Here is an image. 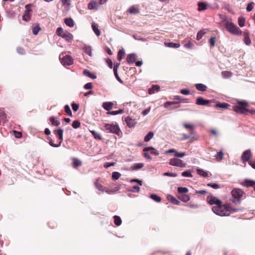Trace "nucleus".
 <instances>
[{
	"label": "nucleus",
	"mask_w": 255,
	"mask_h": 255,
	"mask_svg": "<svg viewBox=\"0 0 255 255\" xmlns=\"http://www.w3.org/2000/svg\"><path fill=\"white\" fill-rule=\"evenodd\" d=\"M248 105L249 104L247 101L245 100L239 101L237 102V105L234 107V110L237 113L241 114L248 115L250 113L253 115L255 114V110H250L246 108Z\"/></svg>",
	"instance_id": "f257e3e1"
},
{
	"label": "nucleus",
	"mask_w": 255,
	"mask_h": 255,
	"mask_svg": "<svg viewBox=\"0 0 255 255\" xmlns=\"http://www.w3.org/2000/svg\"><path fill=\"white\" fill-rule=\"evenodd\" d=\"M231 209L232 207L228 204L222 205L221 204L218 206H214L212 207L213 212L220 216H229Z\"/></svg>",
	"instance_id": "f03ea898"
},
{
	"label": "nucleus",
	"mask_w": 255,
	"mask_h": 255,
	"mask_svg": "<svg viewBox=\"0 0 255 255\" xmlns=\"http://www.w3.org/2000/svg\"><path fill=\"white\" fill-rule=\"evenodd\" d=\"M232 198L231 201L235 204H239L241 202V198L245 194V192L240 188H234L231 192Z\"/></svg>",
	"instance_id": "7ed1b4c3"
},
{
	"label": "nucleus",
	"mask_w": 255,
	"mask_h": 255,
	"mask_svg": "<svg viewBox=\"0 0 255 255\" xmlns=\"http://www.w3.org/2000/svg\"><path fill=\"white\" fill-rule=\"evenodd\" d=\"M225 26L227 30L233 34L241 35L242 33V30L232 22L227 21Z\"/></svg>",
	"instance_id": "20e7f679"
},
{
	"label": "nucleus",
	"mask_w": 255,
	"mask_h": 255,
	"mask_svg": "<svg viewBox=\"0 0 255 255\" xmlns=\"http://www.w3.org/2000/svg\"><path fill=\"white\" fill-rule=\"evenodd\" d=\"M104 130L107 132L113 133L120 136L122 131L117 125L105 124L104 126Z\"/></svg>",
	"instance_id": "39448f33"
},
{
	"label": "nucleus",
	"mask_w": 255,
	"mask_h": 255,
	"mask_svg": "<svg viewBox=\"0 0 255 255\" xmlns=\"http://www.w3.org/2000/svg\"><path fill=\"white\" fill-rule=\"evenodd\" d=\"M59 58L61 60V62L62 64L65 66H69L71 65L73 62V58H72L71 56L69 55H60Z\"/></svg>",
	"instance_id": "423d86ee"
},
{
	"label": "nucleus",
	"mask_w": 255,
	"mask_h": 255,
	"mask_svg": "<svg viewBox=\"0 0 255 255\" xmlns=\"http://www.w3.org/2000/svg\"><path fill=\"white\" fill-rule=\"evenodd\" d=\"M169 164L172 166H175L180 167H185L186 165V164L184 163L182 160L176 158L170 159Z\"/></svg>",
	"instance_id": "0eeeda50"
},
{
	"label": "nucleus",
	"mask_w": 255,
	"mask_h": 255,
	"mask_svg": "<svg viewBox=\"0 0 255 255\" xmlns=\"http://www.w3.org/2000/svg\"><path fill=\"white\" fill-rule=\"evenodd\" d=\"M207 201L209 204L215 205V206H218L222 203L220 200L217 199L213 195L208 196L207 198Z\"/></svg>",
	"instance_id": "6e6552de"
},
{
	"label": "nucleus",
	"mask_w": 255,
	"mask_h": 255,
	"mask_svg": "<svg viewBox=\"0 0 255 255\" xmlns=\"http://www.w3.org/2000/svg\"><path fill=\"white\" fill-rule=\"evenodd\" d=\"M252 155L251 151L249 149L245 150L241 156L242 160L243 162H246L249 161Z\"/></svg>",
	"instance_id": "1a4fd4ad"
},
{
	"label": "nucleus",
	"mask_w": 255,
	"mask_h": 255,
	"mask_svg": "<svg viewBox=\"0 0 255 255\" xmlns=\"http://www.w3.org/2000/svg\"><path fill=\"white\" fill-rule=\"evenodd\" d=\"M63 129L60 128H59L53 130L54 133L58 138V139L59 140V142H60L61 143L63 141Z\"/></svg>",
	"instance_id": "9d476101"
},
{
	"label": "nucleus",
	"mask_w": 255,
	"mask_h": 255,
	"mask_svg": "<svg viewBox=\"0 0 255 255\" xmlns=\"http://www.w3.org/2000/svg\"><path fill=\"white\" fill-rule=\"evenodd\" d=\"M100 4L95 0L91 1L88 4V8L90 10H97L100 6Z\"/></svg>",
	"instance_id": "9b49d317"
},
{
	"label": "nucleus",
	"mask_w": 255,
	"mask_h": 255,
	"mask_svg": "<svg viewBox=\"0 0 255 255\" xmlns=\"http://www.w3.org/2000/svg\"><path fill=\"white\" fill-rule=\"evenodd\" d=\"M209 103V100L204 99L203 98L199 97L197 98L196 104L197 105L206 106Z\"/></svg>",
	"instance_id": "f8f14e48"
},
{
	"label": "nucleus",
	"mask_w": 255,
	"mask_h": 255,
	"mask_svg": "<svg viewBox=\"0 0 255 255\" xmlns=\"http://www.w3.org/2000/svg\"><path fill=\"white\" fill-rule=\"evenodd\" d=\"M62 37L65 39L67 42H70L73 40V36L71 33L66 31L64 32V33H63Z\"/></svg>",
	"instance_id": "ddd939ff"
},
{
	"label": "nucleus",
	"mask_w": 255,
	"mask_h": 255,
	"mask_svg": "<svg viewBox=\"0 0 255 255\" xmlns=\"http://www.w3.org/2000/svg\"><path fill=\"white\" fill-rule=\"evenodd\" d=\"M136 55L134 53H131L128 55L127 57V61L128 63H133L136 60Z\"/></svg>",
	"instance_id": "4468645a"
},
{
	"label": "nucleus",
	"mask_w": 255,
	"mask_h": 255,
	"mask_svg": "<svg viewBox=\"0 0 255 255\" xmlns=\"http://www.w3.org/2000/svg\"><path fill=\"white\" fill-rule=\"evenodd\" d=\"M125 121L128 126L130 128L133 127L136 123L135 120L132 119L129 117H128L127 118H126Z\"/></svg>",
	"instance_id": "2eb2a0df"
},
{
	"label": "nucleus",
	"mask_w": 255,
	"mask_h": 255,
	"mask_svg": "<svg viewBox=\"0 0 255 255\" xmlns=\"http://www.w3.org/2000/svg\"><path fill=\"white\" fill-rule=\"evenodd\" d=\"M198 11H203L205 10L208 8L209 6L206 4L205 2H199L198 3Z\"/></svg>",
	"instance_id": "dca6fc26"
},
{
	"label": "nucleus",
	"mask_w": 255,
	"mask_h": 255,
	"mask_svg": "<svg viewBox=\"0 0 255 255\" xmlns=\"http://www.w3.org/2000/svg\"><path fill=\"white\" fill-rule=\"evenodd\" d=\"M102 106L105 110L110 111L113 108V103L111 102H104L103 103Z\"/></svg>",
	"instance_id": "f3484780"
},
{
	"label": "nucleus",
	"mask_w": 255,
	"mask_h": 255,
	"mask_svg": "<svg viewBox=\"0 0 255 255\" xmlns=\"http://www.w3.org/2000/svg\"><path fill=\"white\" fill-rule=\"evenodd\" d=\"M160 90V86L158 85H153L152 87L148 89V93L152 94L155 92H158Z\"/></svg>",
	"instance_id": "a211bd4d"
},
{
	"label": "nucleus",
	"mask_w": 255,
	"mask_h": 255,
	"mask_svg": "<svg viewBox=\"0 0 255 255\" xmlns=\"http://www.w3.org/2000/svg\"><path fill=\"white\" fill-rule=\"evenodd\" d=\"M167 200L175 205H179L180 203V201L176 199L174 196L171 195H167Z\"/></svg>",
	"instance_id": "6ab92c4d"
},
{
	"label": "nucleus",
	"mask_w": 255,
	"mask_h": 255,
	"mask_svg": "<svg viewBox=\"0 0 255 255\" xmlns=\"http://www.w3.org/2000/svg\"><path fill=\"white\" fill-rule=\"evenodd\" d=\"M92 28L96 35L98 36H100L101 34V31L98 28V25L95 23L93 22L92 23Z\"/></svg>",
	"instance_id": "aec40b11"
},
{
	"label": "nucleus",
	"mask_w": 255,
	"mask_h": 255,
	"mask_svg": "<svg viewBox=\"0 0 255 255\" xmlns=\"http://www.w3.org/2000/svg\"><path fill=\"white\" fill-rule=\"evenodd\" d=\"M243 185L246 187H254L255 186V181L246 179L244 182Z\"/></svg>",
	"instance_id": "412c9836"
},
{
	"label": "nucleus",
	"mask_w": 255,
	"mask_h": 255,
	"mask_svg": "<svg viewBox=\"0 0 255 255\" xmlns=\"http://www.w3.org/2000/svg\"><path fill=\"white\" fill-rule=\"evenodd\" d=\"M83 74L84 75L93 79H95L97 78V76L95 74L92 73L87 69H85L83 71Z\"/></svg>",
	"instance_id": "4be33fe9"
},
{
	"label": "nucleus",
	"mask_w": 255,
	"mask_h": 255,
	"mask_svg": "<svg viewBox=\"0 0 255 255\" xmlns=\"http://www.w3.org/2000/svg\"><path fill=\"white\" fill-rule=\"evenodd\" d=\"M40 29V27L38 24L35 23L32 26V33L34 35H37Z\"/></svg>",
	"instance_id": "5701e85b"
},
{
	"label": "nucleus",
	"mask_w": 255,
	"mask_h": 255,
	"mask_svg": "<svg viewBox=\"0 0 255 255\" xmlns=\"http://www.w3.org/2000/svg\"><path fill=\"white\" fill-rule=\"evenodd\" d=\"M151 150V153L155 155H158L159 154L158 152L153 147H147L145 148H144L143 151L145 152Z\"/></svg>",
	"instance_id": "b1692460"
},
{
	"label": "nucleus",
	"mask_w": 255,
	"mask_h": 255,
	"mask_svg": "<svg viewBox=\"0 0 255 255\" xmlns=\"http://www.w3.org/2000/svg\"><path fill=\"white\" fill-rule=\"evenodd\" d=\"M195 87L198 90L202 91V92L206 91L207 88V86L205 85H204L203 84H200V83L196 84L195 85Z\"/></svg>",
	"instance_id": "393cba45"
},
{
	"label": "nucleus",
	"mask_w": 255,
	"mask_h": 255,
	"mask_svg": "<svg viewBox=\"0 0 255 255\" xmlns=\"http://www.w3.org/2000/svg\"><path fill=\"white\" fill-rule=\"evenodd\" d=\"M65 24L70 27H72L74 25L73 20L71 18H66L64 20Z\"/></svg>",
	"instance_id": "a878e982"
},
{
	"label": "nucleus",
	"mask_w": 255,
	"mask_h": 255,
	"mask_svg": "<svg viewBox=\"0 0 255 255\" xmlns=\"http://www.w3.org/2000/svg\"><path fill=\"white\" fill-rule=\"evenodd\" d=\"M197 172L198 174H199L200 175L204 177H207L209 176V172L206 171H204V170L202 169H198L197 170Z\"/></svg>",
	"instance_id": "bb28decb"
},
{
	"label": "nucleus",
	"mask_w": 255,
	"mask_h": 255,
	"mask_svg": "<svg viewBox=\"0 0 255 255\" xmlns=\"http://www.w3.org/2000/svg\"><path fill=\"white\" fill-rule=\"evenodd\" d=\"M83 50L85 53L87 54L88 55L91 56L92 55V48L90 46L84 45L83 47Z\"/></svg>",
	"instance_id": "cd10ccee"
},
{
	"label": "nucleus",
	"mask_w": 255,
	"mask_h": 255,
	"mask_svg": "<svg viewBox=\"0 0 255 255\" xmlns=\"http://www.w3.org/2000/svg\"><path fill=\"white\" fill-rule=\"evenodd\" d=\"M49 121L51 122L52 125L54 126H59L60 125V122L53 117H50Z\"/></svg>",
	"instance_id": "c85d7f7f"
},
{
	"label": "nucleus",
	"mask_w": 255,
	"mask_h": 255,
	"mask_svg": "<svg viewBox=\"0 0 255 255\" xmlns=\"http://www.w3.org/2000/svg\"><path fill=\"white\" fill-rule=\"evenodd\" d=\"M165 45L168 47L172 48H178L180 47V44L179 43H173V42H165Z\"/></svg>",
	"instance_id": "c756f323"
},
{
	"label": "nucleus",
	"mask_w": 255,
	"mask_h": 255,
	"mask_svg": "<svg viewBox=\"0 0 255 255\" xmlns=\"http://www.w3.org/2000/svg\"><path fill=\"white\" fill-rule=\"evenodd\" d=\"M215 106L217 108L226 109L229 107V105L226 103H218Z\"/></svg>",
	"instance_id": "7c9ffc66"
},
{
	"label": "nucleus",
	"mask_w": 255,
	"mask_h": 255,
	"mask_svg": "<svg viewBox=\"0 0 255 255\" xmlns=\"http://www.w3.org/2000/svg\"><path fill=\"white\" fill-rule=\"evenodd\" d=\"M144 164L143 163H139L134 164L132 167V170H137L144 166Z\"/></svg>",
	"instance_id": "2f4dec72"
},
{
	"label": "nucleus",
	"mask_w": 255,
	"mask_h": 255,
	"mask_svg": "<svg viewBox=\"0 0 255 255\" xmlns=\"http://www.w3.org/2000/svg\"><path fill=\"white\" fill-rule=\"evenodd\" d=\"M114 75L116 78V79L121 83H123V81L121 80V79L119 76L118 73V65H116L114 67Z\"/></svg>",
	"instance_id": "473e14b6"
},
{
	"label": "nucleus",
	"mask_w": 255,
	"mask_h": 255,
	"mask_svg": "<svg viewBox=\"0 0 255 255\" xmlns=\"http://www.w3.org/2000/svg\"><path fill=\"white\" fill-rule=\"evenodd\" d=\"M154 133L152 131L149 132L144 137V140L145 142L149 141L153 136Z\"/></svg>",
	"instance_id": "72a5a7b5"
},
{
	"label": "nucleus",
	"mask_w": 255,
	"mask_h": 255,
	"mask_svg": "<svg viewBox=\"0 0 255 255\" xmlns=\"http://www.w3.org/2000/svg\"><path fill=\"white\" fill-rule=\"evenodd\" d=\"M91 133L92 134L93 136L96 139H101L102 136L101 134L95 130H90Z\"/></svg>",
	"instance_id": "f704fd0d"
},
{
	"label": "nucleus",
	"mask_w": 255,
	"mask_h": 255,
	"mask_svg": "<svg viewBox=\"0 0 255 255\" xmlns=\"http://www.w3.org/2000/svg\"><path fill=\"white\" fill-rule=\"evenodd\" d=\"M206 33V31L205 29H203L198 31L197 34V40H200Z\"/></svg>",
	"instance_id": "c9c22d12"
},
{
	"label": "nucleus",
	"mask_w": 255,
	"mask_h": 255,
	"mask_svg": "<svg viewBox=\"0 0 255 255\" xmlns=\"http://www.w3.org/2000/svg\"><path fill=\"white\" fill-rule=\"evenodd\" d=\"M128 10V12L131 14H136L139 12L138 8L134 6L130 7Z\"/></svg>",
	"instance_id": "e433bc0d"
},
{
	"label": "nucleus",
	"mask_w": 255,
	"mask_h": 255,
	"mask_svg": "<svg viewBox=\"0 0 255 255\" xmlns=\"http://www.w3.org/2000/svg\"><path fill=\"white\" fill-rule=\"evenodd\" d=\"M125 54V50L123 49H121L119 51L118 54V59L119 61H121L122 60Z\"/></svg>",
	"instance_id": "4c0bfd02"
},
{
	"label": "nucleus",
	"mask_w": 255,
	"mask_h": 255,
	"mask_svg": "<svg viewBox=\"0 0 255 255\" xmlns=\"http://www.w3.org/2000/svg\"><path fill=\"white\" fill-rule=\"evenodd\" d=\"M114 223L117 226H119L121 225V224H122V220H121V218L119 216H115L114 217Z\"/></svg>",
	"instance_id": "58836bf2"
},
{
	"label": "nucleus",
	"mask_w": 255,
	"mask_h": 255,
	"mask_svg": "<svg viewBox=\"0 0 255 255\" xmlns=\"http://www.w3.org/2000/svg\"><path fill=\"white\" fill-rule=\"evenodd\" d=\"M150 198L157 202H160L161 200V198L156 194H153L150 195Z\"/></svg>",
	"instance_id": "ea45409f"
},
{
	"label": "nucleus",
	"mask_w": 255,
	"mask_h": 255,
	"mask_svg": "<svg viewBox=\"0 0 255 255\" xmlns=\"http://www.w3.org/2000/svg\"><path fill=\"white\" fill-rule=\"evenodd\" d=\"M245 21H246L245 18H244L243 17H240L238 18V24L241 27L244 26L245 24Z\"/></svg>",
	"instance_id": "a19ab883"
},
{
	"label": "nucleus",
	"mask_w": 255,
	"mask_h": 255,
	"mask_svg": "<svg viewBox=\"0 0 255 255\" xmlns=\"http://www.w3.org/2000/svg\"><path fill=\"white\" fill-rule=\"evenodd\" d=\"M64 109H65V112L67 114V115L68 116H69L70 117L72 116V113L71 110L70 109V107L68 105H66L65 106Z\"/></svg>",
	"instance_id": "79ce46f5"
},
{
	"label": "nucleus",
	"mask_w": 255,
	"mask_h": 255,
	"mask_svg": "<svg viewBox=\"0 0 255 255\" xmlns=\"http://www.w3.org/2000/svg\"><path fill=\"white\" fill-rule=\"evenodd\" d=\"M216 159L218 161L221 160L223 157V153L222 151L218 152L215 156Z\"/></svg>",
	"instance_id": "37998d69"
},
{
	"label": "nucleus",
	"mask_w": 255,
	"mask_h": 255,
	"mask_svg": "<svg viewBox=\"0 0 255 255\" xmlns=\"http://www.w3.org/2000/svg\"><path fill=\"white\" fill-rule=\"evenodd\" d=\"M245 40H244V41H245V43L247 45H249L251 44V41L250 38V37H249V34H248V33H246L245 34Z\"/></svg>",
	"instance_id": "c03bdc74"
},
{
	"label": "nucleus",
	"mask_w": 255,
	"mask_h": 255,
	"mask_svg": "<svg viewBox=\"0 0 255 255\" xmlns=\"http://www.w3.org/2000/svg\"><path fill=\"white\" fill-rule=\"evenodd\" d=\"M179 199H181V201L187 202L190 200V197L187 195H183L179 197Z\"/></svg>",
	"instance_id": "a18cd8bd"
},
{
	"label": "nucleus",
	"mask_w": 255,
	"mask_h": 255,
	"mask_svg": "<svg viewBox=\"0 0 255 255\" xmlns=\"http://www.w3.org/2000/svg\"><path fill=\"white\" fill-rule=\"evenodd\" d=\"M121 174L118 172H114L112 173V178L113 180H118L121 176Z\"/></svg>",
	"instance_id": "49530a36"
},
{
	"label": "nucleus",
	"mask_w": 255,
	"mask_h": 255,
	"mask_svg": "<svg viewBox=\"0 0 255 255\" xmlns=\"http://www.w3.org/2000/svg\"><path fill=\"white\" fill-rule=\"evenodd\" d=\"M178 192L180 193H186L188 192V189L186 187H179L178 188Z\"/></svg>",
	"instance_id": "de8ad7c7"
},
{
	"label": "nucleus",
	"mask_w": 255,
	"mask_h": 255,
	"mask_svg": "<svg viewBox=\"0 0 255 255\" xmlns=\"http://www.w3.org/2000/svg\"><path fill=\"white\" fill-rule=\"evenodd\" d=\"M64 32L65 31H63V29L62 27H58L56 30V33L57 35L62 37L63 36V33H64Z\"/></svg>",
	"instance_id": "09e8293b"
},
{
	"label": "nucleus",
	"mask_w": 255,
	"mask_h": 255,
	"mask_svg": "<svg viewBox=\"0 0 255 255\" xmlns=\"http://www.w3.org/2000/svg\"><path fill=\"white\" fill-rule=\"evenodd\" d=\"M124 113V111L123 110H119L118 111H114L109 112L108 113L109 114L111 115H117L118 114H122Z\"/></svg>",
	"instance_id": "8fccbe9b"
},
{
	"label": "nucleus",
	"mask_w": 255,
	"mask_h": 255,
	"mask_svg": "<svg viewBox=\"0 0 255 255\" xmlns=\"http://www.w3.org/2000/svg\"><path fill=\"white\" fill-rule=\"evenodd\" d=\"M182 176L184 177H192L193 176L191 173V171L189 170H187L185 171H184L182 173Z\"/></svg>",
	"instance_id": "3c124183"
},
{
	"label": "nucleus",
	"mask_w": 255,
	"mask_h": 255,
	"mask_svg": "<svg viewBox=\"0 0 255 255\" xmlns=\"http://www.w3.org/2000/svg\"><path fill=\"white\" fill-rule=\"evenodd\" d=\"M0 117H1L3 122L5 123L6 121L5 114L3 110H0Z\"/></svg>",
	"instance_id": "603ef678"
},
{
	"label": "nucleus",
	"mask_w": 255,
	"mask_h": 255,
	"mask_svg": "<svg viewBox=\"0 0 255 255\" xmlns=\"http://www.w3.org/2000/svg\"><path fill=\"white\" fill-rule=\"evenodd\" d=\"M30 19V15L29 13H26V12H24V14L22 16V19L23 20H25L26 21H28Z\"/></svg>",
	"instance_id": "864d4df0"
},
{
	"label": "nucleus",
	"mask_w": 255,
	"mask_h": 255,
	"mask_svg": "<svg viewBox=\"0 0 255 255\" xmlns=\"http://www.w3.org/2000/svg\"><path fill=\"white\" fill-rule=\"evenodd\" d=\"M231 75L232 73L228 71H223L222 72V76L224 78H229Z\"/></svg>",
	"instance_id": "5fc2aeb1"
},
{
	"label": "nucleus",
	"mask_w": 255,
	"mask_h": 255,
	"mask_svg": "<svg viewBox=\"0 0 255 255\" xmlns=\"http://www.w3.org/2000/svg\"><path fill=\"white\" fill-rule=\"evenodd\" d=\"M81 124L78 121H74L72 123V127L74 128H78L80 127Z\"/></svg>",
	"instance_id": "6e6d98bb"
},
{
	"label": "nucleus",
	"mask_w": 255,
	"mask_h": 255,
	"mask_svg": "<svg viewBox=\"0 0 255 255\" xmlns=\"http://www.w3.org/2000/svg\"><path fill=\"white\" fill-rule=\"evenodd\" d=\"M207 186L211 187L214 189H218L220 188L219 185L215 183H209L207 184Z\"/></svg>",
	"instance_id": "4d7b16f0"
},
{
	"label": "nucleus",
	"mask_w": 255,
	"mask_h": 255,
	"mask_svg": "<svg viewBox=\"0 0 255 255\" xmlns=\"http://www.w3.org/2000/svg\"><path fill=\"white\" fill-rule=\"evenodd\" d=\"M92 88H93L92 83H90V82L86 84L84 86V88L85 90H90V89H92Z\"/></svg>",
	"instance_id": "13d9d810"
},
{
	"label": "nucleus",
	"mask_w": 255,
	"mask_h": 255,
	"mask_svg": "<svg viewBox=\"0 0 255 255\" xmlns=\"http://www.w3.org/2000/svg\"><path fill=\"white\" fill-rule=\"evenodd\" d=\"M186 155L185 152H178L176 150V152H175V156L177 158H182L184 157Z\"/></svg>",
	"instance_id": "bf43d9fd"
},
{
	"label": "nucleus",
	"mask_w": 255,
	"mask_h": 255,
	"mask_svg": "<svg viewBox=\"0 0 255 255\" xmlns=\"http://www.w3.org/2000/svg\"><path fill=\"white\" fill-rule=\"evenodd\" d=\"M63 5L68 6L70 5V0H60Z\"/></svg>",
	"instance_id": "052dcab7"
},
{
	"label": "nucleus",
	"mask_w": 255,
	"mask_h": 255,
	"mask_svg": "<svg viewBox=\"0 0 255 255\" xmlns=\"http://www.w3.org/2000/svg\"><path fill=\"white\" fill-rule=\"evenodd\" d=\"M163 175L175 177L177 176V174L175 173L165 172L164 173Z\"/></svg>",
	"instance_id": "680f3d73"
},
{
	"label": "nucleus",
	"mask_w": 255,
	"mask_h": 255,
	"mask_svg": "<svg viewBox=\"0 0 255 255\" xmlns=\"http://www.w3.org/2000/svg\"><path fill=\"white\" fill-rule=\"evenodd\" d=\"M254 4V3L253 2L248 3V4L247 6V11H251L253 9Z\"/></svg>",
	"instance_id": "e2e57ef3"
},
{
	"label": "nucleus",
	"mask_w": 255,
	"mask_h": 255,
	"mask_svg": "<svg viewBox=\"0 0 255 255\" xmlns=\"http://www.w3.org/2000/svg\"><path fill=\"white\" fill-rule=\"evenodd\" d=\"M79 106L77 104L73 103L72 104V108L74 112L77 111L78 110V109H79Z\"/></svg>",
	"instance_id": "0e129e2a"
},
{
	"label": "nucleus",
	"mask_w": 255,
	"mask_h": 255,
	"mask_svg": "<svg viewBox=\"0 0 255 255\" xmlns=\"http://www.w3.org/2000/svg\"><path fill=\"white\" fill-rule=\"evenodd\" d=\"M183 126L185 128L189 129L191 130H192L194 129V127L192 125L189 124H184Z\"/></svg>",
	"instance_id": "69168bd1"
},
{
	"label": "nucleus",
	"mask_w": 255,
	"mask_h": 255,
	"mask_svg": "<svg viewBox=\"0 0 255 255\" xmlns=\"http://www.w3.org/2000/svg\"><path fill=\"white\" fill-rule=\"evenodd\" d=\"M25 12H26V13H29V12L32 10L31 8V6L30 5H29V4H27L25 6Z\"/></svg>",
	"instance_id": "338daca9"
},
{
	"label": "nucleus",
	"mask_w": 255,
	"mask_h": 255,
	"mask_svg": "<svg viewBox=\"0 0 255 255\" xmlns=\"http://www.w3.org/2000/svg\"><path fill=\"white\" fill-rule=\"evenodd\" d=\"M193 45V44L192 42H188L187 43L185 44L184 46L185 47H186V48H188V49H191L192 48V46Z\"/></svg>",
	"instance_id": "774afa93"
}]
</instances>
